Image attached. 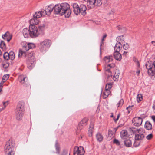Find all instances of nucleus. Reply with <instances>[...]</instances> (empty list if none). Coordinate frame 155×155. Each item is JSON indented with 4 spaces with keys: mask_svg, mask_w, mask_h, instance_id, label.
Wrapping results in <instances>:
<instances>
[{
    "mask_svg": "<svg viewBox=\"0 0 155 155\" xmlns=\"http://www.w3.org/2000/svg\"><path fill=\"white\" fill-rule=\"evenodd\" d=\"M146 68L148 69V73L149 75L153 76L155 73V70L153 68L149 67L148 68V64H146Z\"/></svg>",
    "mask_w": 155,
    "mask_h": 155,
    "instance_id": "a211bd4d",
    "label": "nucleus"
},
{
    "mask_svg": "<svg viewBox=\"0 0 155 155\" xmlns=\"http://www.w3.org/2000/svg\"><path fill=\"white\" fill-rule=\"evenodd\" d=\"M120 136L122 139H126L128 137L127 131L124 130H122L120 133Z\"/></svg>",
    "mask_w": 155,
    "mask_h": 155,
    "instance_id": "412c9836",
    "label": "nucleus"
},
{
    "mask_svg": "<svg viewBox=\"0 0 155 155\" xmlns=\"http://www.w3.org/2000/svg\"><path fill=\"white\" fill-rule=\"evenodd\" d=\"M88 119L87 118H84L80 122L78 127H77L78 130L77 131V133H78L79 131L83 127L86 125L87 123Z\"/></svg>",
    "mask_w": 155,
    "mask_h": 155,
    "instance_id": "f8f14e48",
    "label": "nucleus"
},
{
    "mask_svg": "<svg viewBox=\"0 0 155 155\" xmlns=\"http://www.w3.org/2000/svg\"><path fill=\"white\" fill-rule=\"evenodd\" d=\"M29 28L30 34L31 38L37 37L40 34L37 28L35 26H29Z\"/></svg>",
    "mask_w": 155,
    "mask_h": 155,
    "instance_id": "6e6552de",
    "label": "nucleus"
},
{
    "mask_svg": "<svg viewBox=\"0 0 155 155\" xmlns=\"http://www.w3.org/2000/svg\"><path fill=\"white\" fill-rule=\"evenodd\" d=\"M4 151L6 155H14L15 153L14 144L9 140L6 142L4 147Z\"/></svg>",
    "mask_w": 155,
    "mask_h": 155,
    "instance_id": "20e7f679",
    "label": "nucleus"
},
{
    "mask_svg": "<svg viewBox=\"0 0 155 155\" xmlns=\"http://www.w3.org/2000/svg\"><path fill=\"white\" fill-rule=\"evenodd\" d=\"M127 52L124 51L123 53V55L124 56H126L127 54Z\"/></svg>",
    "mask_w": 155,
    "mask_h": 155,
    "instance_id": "6e6d98bb",
    "label": "nucleus"
},
{
    "mask_svg": "<svg viewBox=\"0 0 155 155\" xmlns=\"http://www.w3.org/2000/svg\"><path fill=\"white\" fill-rule=\"evenodd\" d=\"M9 59H11V60H13L15 58V54L13 52H10L9 53Z\"/></svg>",
    "mask_w": 155,
    "mask_h": 155,
    "instance_id": "4c0bfd02",
    "label": "nucleus"
},
{
    "mask_svg": "<svg viewBox=\"0 0 155 155\" xmlns=\"http://www.w3.org/2000/svg\"><path fill=\"white\" fill-rule=\"evenodd\" d=\"M94 128V126L92 124H90L88 132V134L89 136H91L92 135V132Z\"/></svg>",
    "mask_w": 155,
    "mask_h": 155,
    "instance_id": "c85d7f7f",
    "label": "nucleus"
},
{
    "mask_svg": "<svg viewBox=\"0 0 155 155\" xmlns=\"http://www.w3.org/2000/svg\"><path fill=\"white\" fill-rule=\"evenodd\" d=\"M142 118L141 117H135L132 120V123L134 125L136 126H140L142 122Z\"/></svg>",
    "mask_w": 155,
    "mask_h": 155,
    "instance_id": "ddd939ff",
    "label": "nucleus"
},
{
    "mask_svg": "<svg viewBox=\"0 0 155 155\" xmlns=\"http://www.w3.org/2000/svg\"><path fill=\"white\" fill-rule=\"evenodd\" d=\"M107 36V35L106 34L104 35H103V38H102L101 40V43L100 44V47H101L102 45V44L103 43V41H104V38H106Z\"/></svg>",
    "mask_w": 155,
    "mask_h": 155,
    "instance_id": "8fccbe9b",
    "label": "nucleus"
},
{
    "mask_svg": "<svg viewBox=\"0 0 155 155\" xmlns=\"http://www.w3.org/2000/svg\"><path fill=\"white\" fill-rule=\"evenodd\" d=\"M39 22V20L36 18H32L29 21L30 25H34L35 26V25H37Z\"/></svg>",
    "mask_w": 155,
    "mask_h": 155,
    "instance_id": "aec40b11",
    "label": "nucleus"
},
{
    "mask_svg": "<svg viewBox=\"0 0 155 155\" xmlns=\"http://www.w3.org/2000/svg\"><path fill=\"white\" fill-rule=\"evenodd\" d=\"M120 117V114H119L117 116V118L116 119H114V121L116 122L117 120H118L119 117Z\"/></svg>",
    "mask_w": 155,
    "mask_h": 155,
    "instance_id": "3c124183",
    "label": "nucleus"
},
{
    "mask_svg": "<svg viewBox=\"0 0 155 155\" xmlns=\"http://www.w3.org/2000/svg\"><path fill=\"white\" fill-rule=\"evenodd\" d=\"M55 146L56 149L57 150L56 153L58 154L59 153V147L57 143L56 144Z\"/></svg>",
    "mask_w": 155,
    "mask_h": 155,
    "instance_id": "49530a36",
    "label": "nucleus"
},
{
    "mask_svg": "<svg viewBox=\"0 0 155 155\" xmlns=\"http://www.w3.org/2000/svg\"><path fill=\"white\" fill-rule=\"evenodd\" d=\"M9 101H7L6 102H3V105L4 106V107H2V108H0V111H2L4 110L6 107L8 105V104Z\"/></svg>",
    "mask_w": 155,
    "mask_h": 155,
    "instance_id": "e433bc0d",
    "label": "nucleus"
},
{
    "mask_svg": "<svg viewBox=\"0 0 155 155\" xmlns=\"http://www.w3.org/2000/svg\"><path fill=\"white\" fill-rule=\"evenodd\" d=\"M132 106H129L128 107H127L126 108V109L127 110H128V109H129V108H130Z\"/></svg>",
    "mask_w": 155,
    "mask_h": 155,
    "instance_id": "052dcab7",
    "label": "nucleus"
},
{
    "mask_svg": "<svg viewBox=\"0 0 155 155\" xmlns=\"http://www.w3.org/2000/svg\"><path fill=\"white\" fill-rule=\"evenodd\" d=\"M136 132L138 134H135V139L137 140H142L144 137V136L143 134L144 133L143 129L141 128L139 129H137Z\"/></svg>",
    "mask_w": 155,
    "mask_h": 155,
    "instance_id": "9d476101",
    "label": "nucleus"
},
{
    "mask_svg": "<svg viewBox=\"0 0 155 155\" xmlns=\"http://www.w3.org/2000/svg\"><path fill=\"white\" fill-rule=\"evenodd\" d=\"M119 52L114 51V56L116 60L120 61L122 59V56L121 54Z\"/></svg>",
    "mask_w": 155,
    "mask_h": 155,
    "instance_id": "6ab92c4d",
    "label": "nucleus"
},
{
    "mask_svg": "<svg viewBox=\"0 0 155 155\" xmlns=\"http://www.w3.org/2000/svg\"><path fill=\"white\" fill-rule=\"evenodd\" d=\"M9 78V75L6 74L4 75L2 78V81L0 83V84L3 85L4 83Z\"/></svg>",
    "mask_w": 155,
    "mask_h": 155,
    "instance_id": "b1692460",
    "label": "nucleus"
},
{
    "mask_svg": "<svg viewBox=\"0 0 155 155\" xmlns=\"http://www.w3.org/2000/svg\"><path fill=\"white\" fill-rule=\"evenodd\" d=\"M143 99L142 96L141 94H138L137 97V101L139 103Z\"/></svg>",
    "mask_w": 155,
    "mask_h": 155,
    "instance_id": "a19ab883",
    "label": "nucleus"
},
{
    "mask_svg": "<svg viewBox=\"0 0 155 155\" xmlns=\"http://www.w3.org/2000/svg\"><path fill=\"white\" fill-rule=\"evenodd\" d=\"M0 47L2 49H4L5 47V44L3 41H1L0 44Z\"/></svg>",
    "mask_w": 155,
    "mask_h": 155,
    "instance_id": "79ce46f5",
    "label": "nucleus"
},
{
    "mask_svg": "<svg viewBox=\"0 0 155 155\" xmlns=\"http://www.w3.org/2000/svg\"><path fill=\"white\" fill-rule=\"evenodd\" d=\"M35 45L32 43H27V47H26V51H28L29 49H32L34 48Z\"/></svg>",
    "mask_w": 155,
    "mask_h": 155,
    "instance_id": "7c9ffc66",
    "label": "nucleus"
},
{
    "mask_svg": "<svg viewBox=\"0 0 155 155\" xmlns=\"http://www.w3.org/2000/svg\"><path fill=\"white\" fill-rule=\"evenodd\" d=\"M117 129L116 128H114V129H113V131H114V132H115V133L116 131H117Z\"/></svg>",
    "mask_w": 155,
    "mask_h": 155,
    "instance_id": "bf43d9fd",
    "label": "nucleus"
},
{
    "mask_svg": "<svg viewBox=\"0 0 155 155\" xmlns=\"http://www.w3.org/2000/svg\"><path fill=\"white\" fill-rule=\"evenodd\" d=\"M153 110L154 113H155V102L154 103L153 106Z\"/></svg>",
    "mask_w": 155,
    "mask_h": 155,
    "instance_id": "603ef678",
    "label": "nucleus"
},
{
    "mask_svg": "<svg viewBox=\"0 0 155 155\" xmlns=\"http://www.w3.org/2000/svg\"><path fill=\"white\" fill-rule=\"evenodd\" d=\"M46 13L45 12H43L42 10L41 11L36 12L33 15V17L37 19L40 18L41 17L45 16Z\"/></svg>",
    "mask_w": 155,
    "mask_h": 155,
    "instance_id": "2eb2a0df",
    "label": "nucleus"
},
{
    "mask_svg": "<svg viewBox=\"0 0 155 155\" xmlns=\"http://www.w3.org/2000/svg\"><path fill=\"white\" fill-rule=\"evenodd\" d=\"M51 44V40L45 39L40 43L39 49L41 52H45L49 49Z\"/></svg>",
    "mask_w": 155,
    "mask_h": 155,
    "instance_id": "39448f33",
    "label": "nucleus"
},
{
    "mask_svg": "<svg viewBox=\"0 0 155 155\" xmlns=\"http://www.w3.org/2000/svg\"><path fill=\"white\" fill-rule=\"evenodd\" d=\"M21 106L20 105V110L21 109V113H23L25 111V104L24 101H21ZM21 110H20V111Z\"/></svg>",
    "mask_w": 155,
    "mask_h": 155,
    "instance_id": "72a5a7b5",
    "label": "nucleus"
},
{
    "mask_svg": "<svg viewBox=\"0 0 155 155\" xmlns=\"http://www.w3.org/2000/svg\"><path fill=\"white\" fill-rule=\"evenodd\" d=\"M74 13L78 15L81 13V15H84L86 14L87 7L85 4L83 3L79 2L78 3H74L72 4Z\"/></svg>",
    "mask_w": 155,
    "mask_h": 155,
    "instance_id": "7ed1b4c3",
    "label": "nucleus"
},
{
    "mask_svg": "<svg viewBox=\"0 0 155 155\" xmlns=\"http://www.w3.org/2000/svg\"><path fill=\"white\" fill-rule=\"evenodd\" d=\"M113 142L114 143L118 145H119L120 144V143L119 140L116 139H114V140Z\"/></svg>",
    "mask_w": 155,
    "mask_h": 155,
    "instance_id": "c03bdc74",
    "label": "nucleus"
},
{
    "mask_svg": "<svg viewBox=\"0 0 155 155\" xmlns=\"http://www.w3.org/2000/svg\"><path fill=\"white\" fill-rule=\"evenodd\" d=\"M124 102V101L123 99H121L120 100L117 104V107H121L123 105Z\"/></svg>",
    "mask_w": 155,
    "mask_h": 155,
    "instance_id": "58836bf2",
    "label": "nucleus"
},
{
    "mask_svg": "<svg viewBox=\"0 0 155 155\" xmlns=\"http://www.w3.org/2000/svg\"><path fill=\"white\" fill-rule=\"evenodd\" d=\"M21 45L23 51L20 50V54L24 57H26L28 68L29 69H31L34 68L35 64V53L33 51L29 53H26V47H27V44L26 41H22Z\"/></svg>",
    "mask_w": 155,
    "mask_h": 155,
    "instance_id": "f257e3e1",
    "label": "nucleus"
},
{
    "mask_svg": "<svg viewBox=\"0 0 155 155\" xmlns=\"http://www.w3.org/2000/svg\"><path fill=\"white\" fill-rule=\"evenodd\" d=\"M102 3V0H88L87 5L90 8H93L95 7H99Z\"/></svg>",
    "mask_w": 155,
    "mask_h": 155,
    "instance_id": "423d86ee",
    "label": "nucleus"
},
{
    "mask_svg": "<svg viewBox=\"0 0 155 155\" xmlns=\"http://www.w3.org/2000/svg\"><path fill=\"white\" fill-rule=\"evenodd\" d=\"M104 60L106 63H108L112 61L113 57L111 55L106 56L104 58Z\"/></svg>",
    "mask_w": 155,
    "mask_h": 155,
    "instance_id": "bb28decb",
    "label": "nucleus"
},
{
    "mask_svg": "<svg viewBox=\"0 0 155 155\" xmlns=\"http://www.w3.org/2000/svg\"><path fill=\"white\" fill-rule=\"evenodd\" d=\"M151 118L153 120L154 122H155V116H152Z\"/></svg>",
    "mask_w": 155,
    "mask_h": 155,
    "instance_id": "5fc2aeb1",
    "label": "nucleus"
},
{
    "mask_svg": "<svg viewBox=\"0 0 155 155\" xmlns=\"http://www.w3.org/2000/svg\"><path fill=\"white\" fill-rule=\"evenodd\" d=\"M113 117V115H111V117Z\"/></svg>",
    "mask_w": 155,
    "mask_h": 155,
    "instance_id": "338daca9",
    "label": "nucleus"
},
{
    "mask_svg": "<svg viewBox=\"0 0 155 155\" xmlns=\"http://www.w3.org/2000/svg\"><path fill=\"white\" fill-rule=\"evenodd\" d=\"M19 106L18 105L17 107L16 108V118H17V119L18 120H19Z\"/></svg>",
    "mask_w": 155,
    "mask_h": 155,
    "instance_id": "473e14b6",
    "label": "nucleus"
},
{
    "mask_svg": "<svg viewBox=\"0 0 155 155\" xmlns=\"http://www.w3.org/2000/svg\"><path fill=\"white\" fill-rule=\"evenodd\" d=\"M22 34L25 38H28L30 35V34L29 28H25L22 30Z\"/></svg>",
    "mask_w": 155,
    "mask_h": 155,
    "instance_id": "f3484780",
    "label": "nucleus"
},
{
    "mask_svg": "<svg viewBox=\"0 0 155 155\" xmlns=\"http://www.w3.org/2000/svg\"><path fill=\"white\" fill-rule=\"evenodd\" d=\"M124 145L127 147H129L131 146L132 145V142L131 141L129 140H127L124 141Z\"/></svg>",
    "mask_w": 155,
    "mask_h": 155,
    "instance_id": "2f4dec72",
    "label": "nucleus"
},
{
    "mask_svg": "<svg viewBox=\"0 0 155 155\" xmlns=\"http://www.w3.org/2000/svg\"><path fill=\"white\" fill-rule=\"evenodd\" d=\"M139 145V143L135 141L134 142V144H133V146L134 147H138Z\"/></svg>",
    "mask_w": 155,
    "mask_h": 155,
    "instance_id": "09e8293b",
    "label": "nucleus"
},
{
    "mask_svg": "<svg viewBox=\"0 0 155 155\" xmlns=\"http://www.w3.org/2000/svg\"><path fill=\"white\" fill-rule=\"evenodd\" d=\"M140 70H137L136 71V74L137 76L139 75V74L140 73Z\"/></svg>",
    "mask_w": 155,
    "mask_h": 155,
    "instance_id": "864d4df0",
    "label": "nucleus"
},
{
    "mask_svg": "<svg viewBox=\"0 0 155 155\" xmlns=\"http://www.w3.org/2000/svg\"><path fill=\"white\" fill-rule=\"evenodd\" d=\"M118 29L119 30H120V26H118Z\"/></svg>",
    "mask_w": 155,
    "mask_h": 155,
    "instance_id": "774afa93",
    "label": "nucleus"
},
{
    "mask_svg": "<svg viewBox=\"0 0 155 155\" xmlns=\"http://www.w3.org/2000/svg\"><path fill=\"white\" fill-rule=\"evenodd\" d=\"M112 83L111 82L107 83L106 84L105 87V89L110 90L112 87Z\"/></svg>",
    "mask_w": 155,
    "mask_h": 155,
    "instance_id": "c9c22d12",
    "label": "nucleus"
},
{
    "mask_svg": "<svg viewBox=\"0 0 155 155\" xmlns=\"http://www.w3.org/2000/svg\"><path fill=\"white\" fill-rule=\"evenodd\" d=\"M4 58L6 60L9 59V53L8 52H5L3 55Z\"/></svg>",
    "mask_w": 155,
    "mask_h": 155,
    "instance_id": "ea45409f",
    "label": "nucleus"
},
{
    "mask_svg": "<svg viewBox=\"0 0 155 155\" xmlns=\"http://www.w3.org/2000/svg\"><path fill=\"white\" fill-rule=\"evenodd\" d=\"M84 153V150L82 147H75L74 150V155H83Z\"/></svg>",
    "mask_w": 155,
    "mask_h": 155,
    "instance_id": "9b49d317",
    "label": "nucleus"
},
{
    "mask_svg": "<svg viewBox=\"0 0 155 155\" xmlns=\"http://www.w3.org/2000/svg\"><path fill=\"white\" fill-rule=\"evenodd\" d=\"M61 3L56 4L54 7V13L55 14H59L61 15H64Z\"/></svg>",
    "mask_w": 155,
    "mask_h": 155,
    "instance_id": "1a4fd4ad",
    "label": "nucleus"
},
{
    "mask_svg": "<svg viewBox=\"0 0 155 155\" xmlns=\"http://www.w3.org/2000/svg\"><path fill=\"white\" fill-rule=\"evenodd\" d=\"M145 128L147 130H150L152 128V125L148 121H146L145 124Z\"/></svg>",
    "mask_w": 155,
    "mask_h": 155,
    "instance_id": "c756f323",
    "label": "nucleus"
},
{
    "mask_svg": "<svg viewBox=\"0 0 155 155\" xmlns=\"http://www.w3.org/2000/svg\"><path fill=\"white\" fill-rule=\"evenodd\" d=\"M115 65L112 63L106 65L104 70L106 73H109L110 75L113 80L116 81L118 80L120 72L118 70L115 69Z\"/></svg>",
    "mask_w": 155,
    "mask_h": 155,
    "instance_id": "f03ea898",
    "label": "nucleus"
},
{
    "mask_svg": "<svg viewBox=\"0 0 155 155\" xmlns=\"http://www.w3.org/2000/svg\"><path fill=\"white\" fill-rule=\"evenodd\" d=\"M137 64H138V66H139V62H137Z\"/></svg>",
    "mask_w": 155,
    "mask_h": 155,
    "instance_id": "69168bd1",
    "label": "nucleus"
},
{
    "mask_svg": "<svg viewBox=\"0 0 155 155\" xmlns=\"http://www.w3.org/2000/svg\"><path fill=\"white\" fill-rule=\"evenodd\" d=\"M153 135L152 134H150L146 137V138L147 140H150L152 137Z\"/></svg>",
    "mask_w": 155,
    "mask_h": 155,
    "instance_id": "de8ad7c7",
    "label": "nucleus"
},
{
    "mask_svg": "<svg viewBox=\"0 0 155 155\" xmlns=\"http://www.w3.org/2000/svg\"><path fill=\"white\" fill-rule=\"evenodd\" d=\"M122 47V45L120 43L117 42L114 47L115 51H119Z\"/></svg>",
    "mask_w": 155,
    "mask_h": 155,
    "instance_id": "5701e85b",
    "label": "nucleus"
},
{
    "mask_svg": "<svg viewBox=\"0 0 155 155\" xmlns=\"http://www.w3.org/2000/svg\"><path fill=\"white\" fill-rule=\"evenodd\" d=\"M153 64L154 67L155 68V61L153 62Z\"/></svg>",
    "mask_w": 155,
    "mask_h": 155,
    "instance_id": "680f3d73",
    "label": "nucleus"
},
{
    "mask_svg": "<svg viewBox=\"0 0 155 155\" xmlns=\"http://www.w3.org/2000/svg\"><path fill=\"white\" fill-rule=\"evenodd\" d=\"M3 86L0 84V92L1 91L3 88Z\"/></svg>",
    "mask_w": 155,
    "mask_h": 155,
    "instance_id": "4d7b16f0",
    "label": "nucleus"
},
{
    "mask_svg": "<svg viewBox=\"0 0 155 155\" xmlns=\"http://www.w3.org/2000/svg\"><path fill=\"white\" fill-rule=\"evenodd\" d=\"M151 43L153 45L155 46V41H152L151 42Z\"/></svg>",
    "mask_w": 155,
    "mask_h": 155,
    "instance_id": "13d9d810",
    "label": "nucleus"
},
{
    "mask_svg": "<svg viewBox=\"0 0 155 155\" xmlns=\"http://www.w3.org/2000/svg\"><path fill=\"white\" fill-rule=\"evenodd\" d=\"M115 133L111 130H109L108 131V135L109 136L111 139L113 138L115 135Z\"/></svg>",
    "mask_w": 155,
    "mask_h": 155,
    "instance_id": "f704fd0d",
    "label": "nucleus"
},
{
    "mask_svg": "<svg viewBox=\"0 0 155 155\" xmlns=\"http://www.w3.org/2000/svg\"><path fill=\"white\" fill-rule=\"evenodd\" d=\"M18 57H19V50H18Z\"/></svg>",
    "mask_w": 155,
    "mask_h": 155,
    "instance_id": "e2e57ef3",
    "label": "nucleus"
},
{
    "mask_svg": "<svg viewBox=\"0 0 155 155\" xmlns=\"http://www.w3.org/2000/svg\"><path fill=\"white\" fill-rule=\"evenodd\" d=\"M20 78L21 79V83L22 84H27L28 82H27V79L26 78L25 76H20Z\"/></svg>",
    "mask_w": 155,
    "mask_h": 155,
    "instance_id": "393cba45",
    "label": "nucleus"
},
{
    "mask_svg": "<svg viewBox=\"0 0 155 155\" xmlns=\"http://www.w3.org/2000/svg\"><path fill=\"white\" fill-rule=\"evenodd\" d=\"M129 47V45L127 44H124L123 45V48L125 50H127L128 48Z\"/></svg>",
    "mask_w": 155,
    "mask_h": 155,
    "instance_id": "a18cd8bd",
    "label": "nucleus"
},
{
    "mask_svg": "<svg viewBox=\"0 0 155 155\" xmlns=\"http://www.w3.org/2000/svg\"><path fill=\"white\" fill-rule=\"evenodd\" d=\"M45 25L44 23L41 24L38 26V31L39 34H43L45 29Z\"/></svg>",
    "mask_w": 155,
    "mask_h": 155,
    "instance_id": "4be33fe9",
    "label": "nucleus"
},
{
    "mask_svg": "<svg viewBox=\"0 0 155 155\" xmlns=\"http://www.w3.org/2000/svg\"><path fill=\"white\" fill-rule=\"evenodd\" d=\"M61 5L63 8V13L65 17H69L71 13L69 4L67 3H61Z\"/></svg>",
    "mask_w": 155,
    "mask_h": 155,
    "instance_id": "0eeeda50",
    "label": "nucleus"
},
{
    "mask_svg": "<svg viewBox=\"0 0 155 155\" xmlns=\"http://www.w3.org/2000/svg\"><path fill=\"white\" fill-rule=\"evenodd\" d=\"M110 93V90L105 89L104 91V92L103 94V97L104 99L107 98L108 96Z\"/></svg>",
    "mask_w": 155,
    "mask_h": 155,
    "instance_id": "cd10ccee",
    "label": "nucleus"
},
{
    "mask_svg": "<svg viewBox=\"0 0 155 155\" xmlns=\"http://www.w3.org/2000/svg\"><path fill=\"white\" fill-rule=\"evenodd\" d=\"M1 50H0V55H1Z\"/></svg>",
    "mask_w": 155,
    "mask_h": 155,
    "instance_id": "0e129e2a",
    "label": "nucleus"
},
{
    "mask_svg": "<svg viewBox=\"0 0 155 155\" xmlns=\"http://www.w3.org/2000/svg\"><path fill=\"white\" fill-rule=\"evenodd\" d=\"M2 38L5 40H6L8 42H9L12 38V36L9 32H7L2 35Z\"/></svg>",
    "mask_w": 155,
    "mask_h": 155,
    "instance_id": "dca6fc26",
    "label": "nucleus"
},
{
    "mask_svg": "<svg viewBox=\"0 0 155 155\" xmlns=\"http://www.w3.org/2000/svg\"><path fill=\"white\" fill-rule=\"evenodd\" d=\"M2 65L4 68H7L9 67V64L8 62H6L3 63Z\"/></svg>",
    "mask_w": 155,
    "mask_h": 155,
    "instance_id": "37998d69",
    "label": "nucleus"
},
{
    "mask_svg": "<svg viewBox=\"0 0 155 155\" xmlns=\"http://www.w3.org/2000/svg\"><path fill=\"white\" fill-rule=\"evenodd\" d=\"M97 140L99 142H101L103 140V137L101 133H98L96 135Z\"/></svg>",
    "mask_w": 155,
    "mask_h": 155,
    "instance_id": "a878e982",
    "label": "nucleus"
},
{
    "mask_svg": "<svg viewBox=\"0 0 155 155\" xmlns=\"http://www.w3.org/2000/svg\"><path fill=\"white\" fill-rule=\"evenodd\" d=\"M54 6L53 4H51L49 5L46 6L45 10H43L45 12L46 15H49L52 12L53 9H54Z\"/></svg>",
    "mask_w": 155,
    "mask_h": 155,
    "instance_id": "4468645a",
    "label": "nucleus"
}]
</instances>
